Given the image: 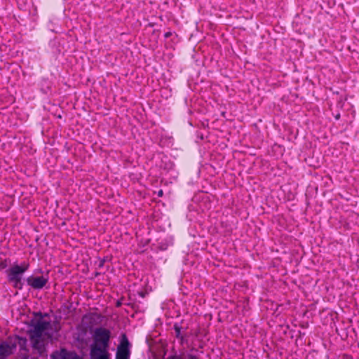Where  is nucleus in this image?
<instances>
[{
  "label": "nucleus",
  "mask_w": 359,
  "mask_h": 359,
  "mask_svg": "<svg viewBox=\"0 0 359 359\" xmlns=\"http://www.w3.org/2000/svg\"><path fill=\"white\" fill-rule=\"evenodd\" d=\"M7 266L6 263L5 261H0V269H3L4 268H6Z\"/></svg>",
  "instance_id": "nucleus-9"
},
{
  "label": "nucleus",
  "mask_w": 359,
  "mask_h": 359,
  "mask_svg": "<svg viewBox=\"0 0 359 359\" xmlns=\"http://www.w3.org/2000/svg\"><path fill=\"white\" fill-rule=\"evenodd\" d=\"M27 284L34 289L39 290L43 288L48 283V278L45 276H29L27 278Z\"/></svg>",
  "instance_id": "nucleus-4"
},
{
  "label": "nucleus",
  "mask_w": 359,
  "mask_h": 359,
  "mask_svg": "<svg viewBox=\"0 0 359 359\" xmlns=\"http://www.w3.org/2000/svg\"><path fill=\"white\" fill-rule=\"evenodd\" d=\"M170 35H171L170 32H166V33H165L164 36L165 38H168Z\"/></svg>",
  "instance_id": "nucleus-10"
},
{
  "label": "nucleus",
  "mask_w": 359,
  "mask_h": 359,
  "mask_svg": "<svg viewBox=\"0 0 359 359\" xmlns=\"http://www.w3.org/2000/svg\"><path fill=\"white\" fill-rule=\"evenodd\" d=\"M111 332L105 327H97L92 333L91 359H109V348Z\"/></svg>",
  "instance_id": "nucleus-2"
},
{
  "label": "nucleus",
  "mask_w": 359,
  "mask_h": 359,
  "mask_svg": "<svg viewBox=\"0 0 359 359\" xmlns=\"http://www.w3.org/2000/svg\"><path fill=\"white\" fill-rule=\"evenodd\" d=\"M15 348V346L11 342L4 341L0 345V356L1 358H5L11 355L13 350Z\"/></svg>",
  "instance_id": "nucleus-6"
},
{
  "label": "nucleus",
  "mask_w": 359,
  "mask_h": 359,
  "mask_svg": "<svg viewBox=\"0 0 359 359\" xmlns=\"http://www.w3.org/2000/svg\"><path fill=\"white\" fill-rule=\"evenodd\" d=\"M158 196H163V191H162V190H160V191L158 192Z\"/></svg>",
  "instance_id": "nucleus-11"
},
{
  "label": "nucleus",
  "mask_w": 359,
  "mask_h": 359,
  "mask_svg": "<svg viewBox=\"0 0 359 359\" xmlns=\"http://www.w3.org/2000/svg\"><path fill=\"white\" fill-rule=\"evenodd\" d=\"M29 335L34 348L41 351L51 337L50 322L47 314L35 313L30 322Z\"/></svg>",
  "instance_id": "nucleus-1"
},
{
  "label": "nucleus",
  "mask_w": 359,
  "mask_h": 359,
  "mask_svg": "<svg viewBox=\"0 0 359 359\" xmlns=\"http://www.w3.org/2000/svg\"><path fill=\"white\" fill-rule=\"evenodd\" d=\"M170 359H196L194 355L190 354H184L182 355H175Z\"/></svg>",
  "instance_id": "nucleus-8"
},
{
  "label": "nucleus",
  "mask_w": 359,
  "mask_h": 359,
  "mask_svg": "<svg viewBox=\"0 0 359 359\" xmlns=\"http://www.w3.org/2000/svg\"><path fill=\"white\" fill-rule=\"evenodd\" d=\"M128 346L129 342L126 336H123L121 344L117 348L116 359H129L130 351Z\"/></svg>",
  "instance_id": "nucleus-5"
},
{
  "label": "nucleus",
  "mask_w": 359,
  "mask_h": 359,
  "mask_svg": "<svg viewBox=\"0 0 359 359\" xmlns=\"http://www.w3.org/2000/svg\"><path fill=\"white\" fill-rule=\"evenodd\" d=\"M29 264L23 262L20 265L14 264L7 271V276L8 281L12 283L13 286L18 290L22 289V276L25 271L29 269Z\"/></svg>",
  "instance_id": "nucleus-3"
},
{
  "label": "nucleus",
  "mask_w": 359,
  "mask_h": 359,
  "mask_svg": "<svg viewBox=\"0 0 359 359\" xmlns=\"http://www.w3.org/2000/svg\"><path fill=\"white\" fill-rule=\"evenodd\" d=\"M51 357L52 359H79L75 353L65 349L53 353Z\"/></svg>",
  "instance_id": "nucleus-7"
}]
</instances>
